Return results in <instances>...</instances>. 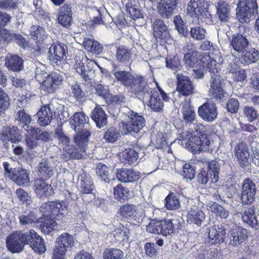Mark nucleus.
I'll use <instances>...</instances> for the list:
<instances>
[{
	"instance_id": "nucleus-16",
	"label": "nucleus",
	"mask_w": 259,
	"mask_h": 259,
	"mask_svg": "<svg viewBox=\"0 0 259 259\" xmlns=\"http://www.w3.org/2000/svg\"><path fill=\"white\" fill-rule=\"evenodd\" d=\"M144 207L142 204L134 205L126 204L120 207L118 213L124 218L139 219L144 215Z\"/></svg>"
},
{
	"instance_id": "nucleus-23",
	"label": "nucleus",
	"mask_w": 259,
	"mask_h": 259,
	"mask_svg": "<svg viewBox=\"0 0 259 259\" xmlns=\"http://www.w3.org/2000/svg\"><path fill=\"white\" fill-rule=\"evenodd\" d=\"M63 76L60 73L53 72L47 76L42 85L44 90L49 94L55 92L62 83Z\"/></svg>"
},
{
	"instance_id": "nucleus-48",
	"label": "nucleus",
	"mask_w": 259,
	"mask_h": 259,
	"mask_svg": "<svg viewBox=\"0 0 259 259\" xmlns=\"http://www.w3.org/2000/svg\"><path fill=\"white\" fill-rule=\"evenodd\" d=\"M78 179L80 181L82 193L93 192L94 186L90 180V178L86 174L82 173L80 175Z\"/></svg>"
},
{
	"instance_id": "nucleus-37",
	"label": "nucleus",
	"mask_w": 259,
	"mask_h": 259,
	"mask_svg": "<svg viewBox=\"0 0 259 259\" xmlns=\"http://www.w3.org/2000/svg\"><path fill=\"white\" fill-rule=\"evenodd\" d=\"M217 8V15L220 21L227 22L230 15V9L229 5L224 1H220L215 6Z\"/></svg>"
},
{
	"instance_id": "nucleus-24",
	"label": "nucleus",
	"mask_w": 259,
	"mask_h": 259,
	"mask_svg": "<svg viewBox=\"0 0 259 259\" xmlns=\"http://www.w3.org/2000/svg\"><path fill=\"white\" fill-rule=\"evenodd\" d=\"M177 90L183 96H189L193 92V86L189 77L182 74H177Z\"/></svg>"
},
{
	"instance_id": "nucleus-8",
	"label": "nucleus",
	"mask_w": 259,
	"mask_h": 259,
	"mask_svg": "<svg viewBox=\"0 0 259 259\" xmlns=\"http://www.w3.org/2000/svg\"><path fill=\"white\" fill-rule=\"evenodd\" d=\"M222 77L213 75L210 80V88L208 95L219 102H223L228 98V94L222 87Z\"/></svg>"
},
{
	"instance_id": "nucleus-64",
	"label": "nucleus",
	"mask_w": 259,
	"mask_h": 259,
	"mask_svg": "<svg viewBox=\"0 0 259 259\" xmlns=\"http://www.w3.org/2000/svg\"><path fill=\"white\" fill-rule=\"evenodd\" d=\"M45 33V30L39 26L34 25L30 28V34L34 39L42 38Z\"/></svg>"
},
{
	"instance_id": "nucleus-7",
	"label": "nucleus",
	"mask_w": 259,
	"mask_h": 259,
	"mask_svg": "<svg viewBox=\"0 0 259 259\" xmlns=\"http://www.w3.org/2000/svg\"><path fill=\"white\" fill-rule=\"evenodd\" d=\"M112 73L115 79L130 91L133 87L140 81L138 76L139 75H134L132 73L128 71L119 70L117 66L113 64Z\"/></svg>"
},
{
	"instance_id": "nucleus-11",
	"label": "nucleus",
	"mask_w": 259,
	"mask_h": 259,
	"mask_svg": "<svg viewBox=\"0 0 259 259\" xmlns=\"http://www.w3.org/2000/svg\"><path fill=\"white\" fill-rule=\"evenodd\" d=\"M90 136V132L87 129L84 130L81 134L76 135L74 138V141L78 148L70 149L69 147L68 150H65L71 158L80 159L83 157V153L85 152L84 146Z\"/></svg>"
},
{
	"instance_id": "nucleus-3",
	"label": "nucleus",
	"mask_w": 259,
	"mask_h": 259,
	"mask_svg": "<svg viewBox=\"0 0 259 259\" xmlns=\"http://www.w3.org/2000/svg\"><path fill=\"white\" fill-rule=\"evenodd\" d=\"M256 0H239L236 9L237 17L241 23H248L258 14Z\"/></svg>"
},
{
	"instance_id": "nucleus-35",
	"label": "nucleus",
	"mask_w": 259,
	"mask_h": 259,
	"mask_svg": "<svg viewBox=\"0 0 259 259\" xmlns=\"http://www.w3.org/2000/svg\"><path fill=\"white\" fill-rule=\"evenodd\" d=\"M72 20V11L70 7L64 5L59 9L58 22L62 26L67 27Z\"/></svg>"
},
{
	"instance_id": "nucleus-30",
	"label": "nucleus",
	"mask_w": 259,
	"mask_h": 259,
	"mask_svg": "<svg viewBox=\"0 0 259 259\" xmlns=\"http://www.w3.org/2000/svg\"><path fill=\"white\" fill-rule=\"evenodd\" d=\"M37 168L39 176L42 178L48 179L53 176L55 166L51 160L42 159L39 163Z\"/></svg>"
},
{
	"instance_id": "nucleus-54",
	"label": "nucleus",
	"mask_w": 259,
	"mask_h": 259,
	"mask_svg": "<svg viewBox=\"0 0 259 259\" xmlns=\"http://www.w3.org/2000/svg\"><path fill=\"white\" fill-rule=\"evenodd\" d=\"M124 253L117 248H106L103 252L104 259H122Z\"/></svg>"
},
{
	"instance_id": "nucleus-42",
	"label": "nucleus",
	"mask_w": 259,
	"mask_h": 259,
	"mask_svg": "<svg viewBox=\"0 0 259 259\" xmlns=\"http://www.w3.org/2000/svg\"><path fill=\"white\" fill-rule=\"evenodd\" d=\"M255 213V209L253 206L245 208L242 214L243 222L252 228L256 227L257 225V221Z\"/></svg>"
},
{
	"instance_id": "nucleus-61",
	"label": "nucleus",
	"mask_w": 259,
	"mask_h": 259,
	"mask_svg": "<svg viewBox=\"0 0 259 259\" xmlns=\"http://www.w3.org/2000/svg\"><path fill=\"white\" fill-rule=\"evenodd\" d=\"M96 173L105 182H108L109 181L108 169L106 165L102 163H99L96 167Z\"/></svg>"
},
{
	"instance_id": "nucleus-34",
	"label": "nucleus",
	"mask_w": 259,
	"mask_h": 259,
	"mask_svg": "<svg viewBox=\"0 0 259 259\" xmlns=\"http://www.w3.org/2000/svg\"><path fill=\"white\" fill-rule=\"evenodd\" d=\"M187 217L188 223L200 226L202 223L205 220V215L201 209L191 208L188 211Z\"/></svg>"
},
{
	"instance_id": "nucleus-14",
	"label": "nucleus",
	"mask_w": 259,
	"mask_h": 259,
	"mask_svg": "<svg viewBox=\"0 0 259 259\" xmlns=\"http://www.w3.org/2000/svg\"><path fill=\"white\" fill-rule=\"evenodd\" d=\"M247 237L246 230L235 226L228 232L226 241L230 246L238 247L245 241Z\"/></svg>"
},
{
	"instance_id": "nucleus-39",
	"label": "nucleus",
	"mask_w": 259,
	"mask_h": 259,
	"mask_svg": "<svg viewBox=\"0 0 259 259\" xmlns=\"http://www.w3.org/2000/svg\"><path fill=\"white\" fill-rule=\"evenodd\" d=\"M136 3L137 2L135 0H124L123 2V4L125 5L126 12L134 20L143 17V14Z\"/></svg>"
},
{
	"instance_id": "nucleus-25",
	"label": "nucleus",
	"mask_w": 259,
	"mask_h": 259,
	"mask_svg": "<svg viewBox=\"0 0 259 259\" xmlns=\"http://www.w3.org/2000/svg\"><path fill=\"white\" fill-rule=\"evenodd\" d=\"M34 191L40 198L48 197L54 194L53 187L42 178L36 179L34 183Z\"/></svg>"
},
{
	"instance_id": "nucleus-33",
	"label": "nucleus",
	"mask_w": 259,
	"mask_h": 259,
	"mask_svg": "<svg viewBox=\"0 0 259 259\" xmlns=\"http://www.w3.org/2000/svg\"><path fill=\"white\" fill-rule=\"evenodd\" d=\"M138 78L140 82H137V83L132 88L131 91L136 95H142L144 97L149 96L152 94L151 89L149 88L143 76L139 75Z\"/></svg>"
},
{
	"instance_id": "nucleus-41",
	"label": "nucleus",
	"mask_w": 259,
	"mask_h": 259,
	"mask_svg": "<svg viewBox=\"0 0 259 259\" xmlns=\"http://www.w3.org/2000/svg\"><path fill=\"white\" fill-rule=\"evenodd\" d=\"M91 118L99 128H101L107 124L106 114L99 106H96L92 112Z\"/></svg>"
},
{
	"instance_id": "nucleus-20",
	"label": "nucleus",
	"mask_w": 259,
	"mask_h": 259,
	"mask_svg": "<svg viewBox=\"0 0 259 259\" xmlns=\"http://www.w3.org/2000/svg\"><path fill=\"white\" fill-rule=\"evenodd\" d=\"M198 113L203 120L212 122L217 117V107L214 103H205L198 108Z\"/></svg>"
},
{
	"instance_id": "nucleus-32",
	"label": "nucleus",
	"mask_w": 259,
	"mask_h": 259,
	"mask_svg": "<svg viewBox=\"0 0 259 259\" xmlns=\"http://www.w3.org/2000/svg\"><path fill=\"white\" fill-rule=\"evenodd\" d=\"M116 177L120 182L129 183L138 180L139 179V174L132 169L122 168L117 170Z\"/></svg>"
},
{
	"instance_id": "nucleus-29",
	"label": "nucleus",
	"mask_w": 259,
	"mask_h": 259,
	"mask_svg": "<svg viewBox=\"0 0 259 259\" xmlns=\"http://www.w3.org/2000/svg\"><path fill=\"white\" fill-rule=\"evenodd\" d=\"M56 242L57 244L54 248L59 251H63L64 253H66L68 248L73 246L74 243L73 236L67 233L60 235Z\"/></svg>"
},
{
	"instance_id": "nucleus-2",
	"label": "nucleus",
	"mask_w": 259,
	"mask_h": 259,
	"mask_svg": "<svg viewBox=\"0 0 259 259\" xmlns=\"http://www.w3.org/2000/svg\"><path fill=\"white\" fill-rule=\"evenodd\" d=\"M33 235H34L33 232L25 233L21 231L14 232L7 238V247L12 253H19L23 251L24 246L28 244L32 238Z\"/></svg>"
},
{
	"instance_id": "nucleus-45",
	"label": "nucleus",
	"mask_w": 259,
	"mask_h": 259,
	"mask_svg": "<svg viewBox=\"0 0 259 259\" xmlns=\"http://www.w3.org/2000/svg\"><path fill=\"white\" fill-rule=\"evenodd\" d=\"M19 223L22 226L27 227L38 221L35 213L31 211L25 212L18 217Z\"/></svg>"
},
{
	"instance_id": "nucleus-51",
	"label": "nucleus",
	"mask_w": 259,
	"mask_h": 259,
	"mask_svg": "<svg viewBox=\"0 0 259 259\" xmlns=\"http://www.w3.org/2000/svg\"><path fill=\"white\" fill-rule=\"evenodd\" d=\"M55 218H40L38 222L42 224L40 225L41 230L45 234H49L55 229L56 223L54 221Z\"/></svg>"
},
{
	"instance_id": "nucleus-4",
	"label": "nucleus",
	"mask_w": 259,
	"mask_h": 259,
	"mask_svg": "<svg viewBox=\"0 0 259 259\" xmlns=\"http://www.w3.org/2000/svg\"><path fill=\"white\" fill-rule=\"evenodd\" d=\"M259 182L255 180L246 178L241 185L240 199L243 204H252L255 200L258 191Z\"/></svg>"
},
{
	"instance_id": "nucleus-5",
	"label": "nucleus",
	"mask_w": 259,
	"mask_h": 259,
	"mask_svg": "<svg viewBox=\"0 0 259 259\" xmlns=\"http://www.w3.org/2000/svg\"><path fill=\"white\" fill-rule=\"evenodd\" d=\"M205 0H191L187 6V12L191 17L208 23L212 21V15L205 11Z\"/></svg>"
},
{
	"instance_id": "nucleus-22",
	"label": "nucleus",
	"mask_w": 259,
	"mask_h": 259,
	"mask_svg": "<svg viewBox=\"0 0 259 259\" xmlns=\"http://www.w3.org/2000/svg\"><path fill=\"white\" fill-rule=\"evenodd\" d=\"M203 55L197 51H190L185 54L183 61L186 67L201 69V58Z\"/></svg>"
},
{
	"instance_id": "nucleus-59",
	"label": "nucleus",
	"mask_w": 259,
	"mask_h": 259,
	"mask_svg": "<svg viewBox=\"0 0 259 259\" xmlns=\"http://www.w3.org/2000/svg\"><path fill=\"white\" fill-rule=\"evenodd\" d=\"M190 35L195 40H202L204 39L206 32L202 27L197 26L192 27L190 29Z\"/></svg>"
},
{
	"instance_id": "nucleus-56",
	"label": "nucleus",
	"mask_w": 259,
	"mask_h": 259,
	"mask_svg": "<svg viewBox=\"0 0 259 259\" xmlns=\"http://www.w3.org/2000/svg\"><path fill=\"white\" fill-rule=\"evenodd\" d=\"M55 137L59 141V144L63 150H68L69 147L70 139L65 135L61 129H58L55 132Z\"/></svg>"
},
{
	"instance_id": "nucleus-10",
	"label": "nucleus",
	"mask_w": 259,
	"mask_h": 259,
	"mask_svg": "<svg viewBox=\"0 0 259 259\" xmlns=\"http://www.w3.org/2000/svg\"><path fill=\"white\" fill-rule=\"evenodd\" d=\"M174 226L170 220L152 221L146 227L147 232L166 236L174 232Z\"/></svg>"
},
{
	"instance_id": "nucleus-26",
	"label": "nucleus",
	"mask_w": 259,
	"mask_h": 259,
	"mask_svg": "<svg viewBox=\"0 0 259 259\" xmlns=\"http://www.w3.org/2000/svg\"><path fill=\"white\" fill-rule=\"evenodd\" d=\"M53 104H50L41 107L38 111L37 123L41 126H46L49 125L53 119L52 108Z\"/></svg>"
},
{
	"instance_id": "nucleus-50",
	"label": "nucleus",
	"mask_w": 259,
	"mask_h": 259,
	"mask_svg": "<svg viewBox=\"0 0 259 259\" xmlns=\"http://www.w3.org/2000/svg\"><path fill=\"white\" fill-rule=\"evenodd\" d=\"M120 160L124 164L133 163L135 162L138 157V154L136 151L132 149H125L120 154Z\"/></svg>"
},
{
	"instance_id": "nucleus-38",
	"label": "nucleus",
	"mask_w": 259,
	"mask_h": 259,
	"mask_svg": "<svg viewBox=\"0 0 259 259\" xmlns=\"http://www.w3.org/2000/svg\"><path fill=\"white\" fill-rule=\"evenodd\" d=\"M241 62L248 65L256 63L259 60V52L255 48L246 49L241 53Z\"/></svg>"
},
{
	"instance_id": "nucleus-21",
	"label": "nucleus",
	"mask_w": 259,
	"mask_h": 259,
	"mask_svg": "<svg viewBox=\"0 0 259 259\" xmlns=\"http://www.w3.org/2000/svg\"><path fill=\"white\" fill-rule=\"evenodd\" d=\"M234 151V155L240 166L243 167L249 165L250 153L246 144L243 143L238 144L235 146Z\"/></svg>"
},
{
	"instance_id": "nucleus-44",
	"label": "nucleus",
	"mask_w": 259,
	"mask_h": 259,
	"mask_svg": "<svg viewBox=\"0 0 259 259\" xmlns=\"http://www.w3.org/2000/svg\"><path fill=\"white\" fill-rule=\"evenodd\" d=\"M183 118L185 123H192L195 118V113L191 107L188 101L185 100L182 103Z\"/></svg>"
},
{
	"instance_id": "nucleus-58",
	"label": "nucleus",
	"mask_w": 259,
	"mask_h": 259,
	"mask_svg": "<svg viewBox=\"0 0 259 259\" xmlns=\"http://www.w3.org/2000/svg\"><path fill=\"white\" fill-rule=\"evenodd\" d=\"M126 231V228L119 225L113 231V234L117 241H124L128 239Z\"/></svg>"
},
{
	"instance_id": "nucleus-27",
	"label": "nucleus",
	"mask_w": 259,
	"mask_h": 259,
	"mask_svg": "<svg viewBox=\"0 0 259 259\" xmlns=\"http://www.w3.org/2000/svg\"><path fill=\"white\" fill-rule=\"evenodd\" d=\"M5 61V66L9 70L19 72L24 68V61L18 55L8 54L6 57Z\"/></svg>"
},
{
	"instance_id": "nucleus-46",
	"label": "nucleus",
	"mask_w": 259,
	"mask_h": 259,
	"mask_svg": "<svg viewBox=\"0 0 259 259\" xmlns=\"http://www.w3.org/2000/svg\"><path fill=\"white\" fill-rule=\"evenodd\" d=\"M207 209L213 212L217 217L226 219L229 215V211L222 206L215 202H209L207 204Z\"/></svg>"
},
{
	"instance_id": "nucleus-60",
	"label": "nucleus",
	"mask_w": 259,
	"mask_h": 259,
	"mask_svg": "<svg viewBox=\"0 0 259 259\" xmlns=\"http://www.w3.org/2000/svg\"><path fill=\"white\" fill-rule=\"evenodd\" d=\"M114 195L117 198L128 199L130 197V192L123 188L121 184L117 185L114 189Z\"/></svg>"
},
{
	"instance_id": "nucleus-1",
	"label": "nucleus",
	"mask_w": 259,
	"mask_h": 259,
	"mask_svg": "<svg viewBox=\"0 0 259 259\" xmlns=\"http://www.w3.org/2000/svg\"><path fill=\"white\" fill-rule=\"evenodd\" d=\"M194 131L187 132L182 134L184 140H188L193 151L199 153L206 151L212 153L214 149L213 142L210 141L204 134V126L201 123L193 124Z\"/></svg>"
},
{
	"instance_id": "nucleus-17",
	"label": "nucleus",
	"mask_w": 259,
	"mask_h": 259,
	"mask_svg": "<svg viewBox=\"0 0 259 259\" xmlns=\"http://www.w3.org/2000/svg\"><path fill=\"white\" fill-rule=\"evenodd\" d=\"M88 120L89 117L83 112H76L70 119L69 123L71 127L77 132V134H79L85 129L90 132Z\"/></svg>"
},
{
	"instance_id": "nucleus-43",
	"label": "nucleus",
	"mask_w": 259,
	"mask_h": 259,
	"mask_svg": "<svg viewBox=\"0 0 259 259\" xmlns=\"http://www.w3.org/2000/svg\"><path fill=\"white\" fill-rule=\"evenodd\" d=\"M82 44L87 51L92 53L100 54L103 51L102 45L93 38L85 37Z\"/></svg>"
},
{
	"instance_id": "nucleus-15",
	"label": "nucleus",
	"mask_w": 259,
	"mask_h": 259,
	"mask_svg": "<svg viewBox=\"0 0 259 259\" xmlns=\"http://www.w3.org/2000/svg\"><path fill=\"white\" fill-rule=\"evenodd\" d=\"M208 242L210 244H221L225 241L226 232L222 224L215 225L207 230Z\"/></svg>"
},
{
	"instance_id": "nucleus-52",
	"label": "nucleus",
	"mask_w": 259,
	"mask_h": 259,
	"mask_svg": "<svg viewBox=\"0 0 259 259\" xmlns=\"http://www.w3.org/2000/svg\"><path fill=\"white\" fill-rule=\"evenodd\" d=\"M164 200L165 206L168 210H176L180 207L178 197L174 193L169 194Z\"/></svg>"
},
{
	"instance_id": "nucleus-36",
	"label": "nucleus",
	"mask_w": 259,
	"mask_h": 259,
	"mask_svg": "<svg viewBox=\"0 0 259 259\" xmlns=\"http://www.w3.org/2000/svg\"><path fill=\"white\" fill-rule=\"evenodd\" d=\"M201 68L208 70L210 72L211 78L213 75H221L217 67V64L215 60L211 58L209 55H204L201 58Z\"/></svg>"
},
{
	"instance_id": "nucleus-55",
	"label": "nucleus",
	"mask_w": 259,
	"mask_h": 259,
	"mask_svg": "<svg viewBox=\"0 0 259 259\" xmlns=\"http://www.w3.org/2000/svg\"><path fill=\"white\" fill-rule=\"evenodd\" d=\"M212 176V183H216L219 179V171L220 170L219 162L217 160H212L208 163L206 169Z\"/></svg>"
},
{
	"instance_id": "nucleus-6",
	"label": "nucleus",
	"mask_w": 259,
	"mask_h": 259,
	"mask_svg": "<svg viewBox=\"0 0 259 259\" xmlns=\"http://www.w3.org/2000/svg\"><path fill=\"white\" fill-rule=\"evenodd\" d=\"M130 120L122 122V132L124 134H134L140 133L145 125L144 118L137 113L131 111L128 112Z\"/></svg>"
},
{
	"instance_id": "nucleus-18",
	"label": "nucleus",
	"mask_w": 259,
	"mask_h": 259,
	"mask_svg": "<svg viewBox=\"0 0 259 259\" xmlns=\"http://www.w3.org/2000/svg\"><path fill=\"white\" fill-rule=\"evenodd\" d=\"M8 178L18 186L28 187L30 184L29 172L21 168H14L12 172L8 173Z\"/></svg>"
},
{
	"instance_id": "nucleus-49",
	"label": "nucleus",
	"mask_w": 259,
	"mask_h": 259,
	"mask_svg": "<svg viewBox=\"0 0 259 259\" xmlns=\"http://www.w3.org/2000/svg\"><path fill=\"white\" fill-rule=\"evenodd\" d=\"M147 105L152 110L155 112L160 111L163 107V102L159 98V94L156 92H154L150 96Z\"/></svg>"
},
{
	"instance_id": "nucleus-12",
	"label": "nucleus",
	"mask_w": 259,
	"mask_h": 259,
	"mask_svg": "<svg viewBox=\"0 0 259 259\" xmlns=\"http://www.w3.org/2000/svg\"><path fill=\"white\" fill-rule=\"evenodd\" d=\"M153 34L156 39L162 43L170 44L172 39L167 26L164 22L158 19L155 20L152 23Z\"/></svg>"
},
{
	"instance_id": "nucleus-31",
	"label": "nucleus",
	"mask_w": 259,
	"mask_h": 259,
	"mask_svg": "<svg viewBox=\"0 0 259 259\" xmlns=\"http://www.w3.org/2000/svg\"><path fill=\"white\" fill-rule=\"evenodd\" d=\"M82 59L83 58V55L82 54ZM75 63L74 64V68L76 72L79 74L81 77L87 81H90L95 76V70L92 69H86L82 62V60L77 59V57L75 58Z\"/></svg>"
},
{
	"instance_id": "nucleus-40",
	"label": "nucleus",
	"mask_w": 259,
	"mask_h": 259,
	"mask_svg": "<svg viewBox=\"0 0 259 259\" xmlns=\"http://www.w3.org/2000/svg\"><path fill=\"white\" fill-rule=\"evenodd\" d=\"M29 232H33L34 235H33L32 238L28 244H30L31 247L38 253L41 254L46 251V248L44 243V240L39 236L36 232L33 230H30Z\"/></svg>"
},
{
	"instance_id": "nucleus-53",
	"label": "nucleus",
	"mask_w": 259,
	"mask_h": 259,
	"mask_svg": "<svg viewBox=\"0 0 259 259\" xmlns=\"http://www.w3.org/2000/svg\"><path fill=\"white\" fill-rule=\"evenodd\" d=\"M120 136V134L116 128L111 127L105 132L103 139L108 143L115 142Z\"/></svg>"
},
{
	"instance_id": "nucleus-13",
	"label": "nucleus",
	"mask_w": 259,
	"mask_h": 259,
	"mask_svg": "<svg viewBox=\"0 0 259 259\" xmlns=\"http://www.w3.org/2000/svg\"><path fill=\"white\" fill-rule=\"evenodd\" d=\"M39 210L44 218H56V217L64 213L62 204L56 201H49L42 203L40 206Z\"/></svg>"
},
{
	"instance_id": "nucleus-9",
	"label": "nucleus",
	"mask_w": 259,
	"mask_h": 259,
	"mask_svg": "<svg viewBox=\"0 0 259 259\" xmlns=\"http://www.w3.org/2000/svg\"><path fill=\"white\" fill-rule=\"evenodd\" d=\"M68 55V48L64 44H53L49 51V58L52 63L62 66L66 63Z\"/></svg>"
},
{
	"instance_id": "nucleus-19",
	"label": "nucleus",
	"mask_w": 259,
	"mask_h": 259,
	"mask_svg": "<svg viewBox=\"0 0 259 259\" xmlns=\"http://www.w3.org/2000/svg\"><path fill=\"white\" fill-rule=\"evenodd\" d=\"M249 44L248 39L243 35L240 33L234 34L230 44L232 54H241L248 49Z\"/></svg>"
},
{
	"instance_id": "nucleus-28",
	"label": "nucleus",
	"mask_w": 259,
	"mask_h": 259,
	"mask_svg": "<svg viewBox=\"0 0 259 259\" xmlns=\"http://www.w3.org/2000/svg\"><path fill=\"white\" fill-rule=\"evenodd\" d=\"M179 0H160L158 11L164 18L170 17L176 9Z\"/></svg>"
},
{
	"instance_id": "nucleus-63",
	"label": "nucleus",
	"mask_w": 259,
	"mask_h": 259,
	"mask_svg": "<svg viewBox=\"0 0 259 259\" xmlns=\"http://www.w3.org/2000/svg\"><path fill=\"white\" fill-rule=\"evenodd\" d=\"M125 101V98L123 94H120L113 95L110 93L106 100V102L109 104L120 105L122 103H124Z\"/></svg>"
},
{
	"instance_id": "nucleus-62",
	"label": "nucleus",
	"mask_w": 259,
	"mask_h": 259,
	"mask_svg": "<svg viewBox=\"0 0 259 259\" xmlns=\"http://www.w3.org/2000/svg\"><path fill=\"white\" fill-rule=\"evenodd\" d=\"M252 162L256 166H259V143L252 142L251 144Z\"/></svg>"
},
{
	"instance_id": "nucleus-57",
	"label": "nucleus",
	"mask_w": 259,
	"mask_h": 259,
	"mask_svg": "<svg viewBox=\"0 0 259 259\" xmlns=\"http://www.w3.org/2000/svg\"><path fill=\"white\" fill-rule=\"evenodd\" d=\"M131 56V53L127 49L122 47H119L117 49L116 58L119 62L126 63L129 62Z\"/></svg>"
},
{
	"instance_id": "nucleus-47",
	"label": "nucleus",
	"mask_w": 259,
	"mask_h": 259,
	"mask_svg": "<svg viewBox=\"0 0 259 259\" xmlns=\"http://www.w3.org/2000/svg\"><path fill=\"white\" fill-rule=\"evenodd\" d=\"M92 13L94 15L93 22L94 24L105 23L106 18L110 17L109 14L104 8L97 9L96 8H93Z\"/></svg>"
}]
</instances>
